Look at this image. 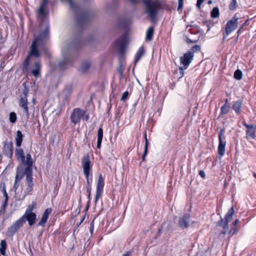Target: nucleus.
<instances>
[{"mask_svg":"<svg viewBox=\"0 0 256 256\" xmlns=\"http://www.w3.org/2000/svg\"><path fill=\"white\" fill-rule=\"evenodd\" d=\"M48 27L47 24L46 25L44 30L40 34L38 37L35 38L30 47L29 54L24 63V68L27 70L30 63V59L34 57L38 58L40 56V54L38 50V48L43 44V40L48 36Z\"/></svg>","mask_w":256,"mask_h":256,"instance_id":"nucleus-1","label":"nucleus"},{"mask_svg":"<svg viewBox=\"0 0 256 256\" xmlns=\"http://www.w3.org/2000/svg\"><path fill=\"white\" fill-rule=\"evenodd\" d=\"M146 6V12L152 22L154 21L155 17L160 8L158 0H144Z\"/></svg>","mask_w":256,"mask_h":256,"instance_id":"nucleus-2","label":"nucleus"},{"mask_svg":"<svg viewBox=\"0 0 256 256\" xmlns=\"http://www.w3.org/2000/svg\"><path fill=\"white\" fill-rule=\"evenodd\" d=\"M15 155L16 158L25 166V170L32 168L33 161L30 154H27L25 156L23 150L21 148H18L16 150Z\"/></svg>","mask_w":256,"mask_h":256,"instance_id":"nucleus-3","label":"nucleus"},{"mask_svg":"<svg viewBox=\"0 0 256 256\" xmlns=\"http://www.w3.org/2000/svg\"><path fill=\"white\" fill-rule=\"evenodd\" d=\"M25 173L26 176V184L21 190V192H23L24 196H26L28 193L31 192L34 187L32 168L25 170Z\"/></svg>","mask_w":256,"mask_h":256,"instance_id":"nucleus-4","label":"nucleus"},{"mask_svg":"<svg viewBox=\"0 0 256 256\" xmlns=\"http://www.w3.org/2000/svg\"><path fill=\"white\" fill-rule=\"evenodd\" d=\"M24 218H20L16 220L12 225L9 226L6 231V236L8 237L12 238L14 234L22 227L24 224Z\"/></svg>","mask_w":256,"mask_h":256,"instance_id":"nucleus-5","label":"nucleus"},{"mask_svg":"<svg viewBox=\"0 0 256 256\" xmlns=\"http://www.w3.org/2000/svg\"><path fill=\"white\" fill-rule=\"evenodd\" d=\"M84 173L86 180H88L90 170L92 168L90 158L88 154L85 155L82 160Z\"/></svg>","mask_w":256,"mask_h":256,"instance_id":"nucleus-6","label":"nucleus"},{"mask_svg":"<svg viewBox=\"0 0 256 256\" xmlns=\"http://www.w3.org/2000/svg\"><path fill=\"white\" fill-rule=\"evenodd\" d=\"M194 55L192 52L188 51L185 53L183 56L180 58V62L181 64L184 66V68L181 67L180 68V70H183L184 69H186L190 64L192 62Z\"/></svg>","mask_w":256,"mask_h":256,"instance_id":"nucleus-7","label":"nucleus"},{"mask_svg":"<svg viewBox=\"0 0 256 256\" xmlns=\"http://www.w3.org/2000/svg\"><path fill=\"white\" fill-rule=\"evenodd\" d=\"M224 132V130L221 129L218 134L219 144L218 151V154L220 157L223 156L225 154V148L226 144V142L225 140V137L224 138L222 137Z\"/></svg>","mask_w":256,"mask_h":256,"instance_id":"nucleus-8","label":"nucleus"},{"mask_svg":"<svg viewBox=\"0 0 256 256\" xmlns=\"http://www.w3.org/2000/svg\"><path fill=\"white\" fill-rule=\"evenodd\" d=\"M24 175H26L25 170L23 172L22 168H17L14 184L13 186V190L16 192H19L20 190L18 186L21 180L23 178Z\"/></svg>","mask_w":256,"mask_h":256,"instance_id":"nucleus-9","label":"nucleus"},{"mask_svg":"<svg viewBox=\"0 0 256 256\" xmlns=\"http://www.w3.org/2000/svg\"><path fill=\"white\" fill-rule=\"evenodd\" d=\"M84 114L85 111L80 108H74L70 116L71 122L74 124L78 123Z\"/></svg>","mask_w":256,"mask_h":256,"instance_id":"nucleus-10","label":"nucleus"},{"mask_svg":"<svg viewBox=\"0 0 256 256\" xmlns=\"http://www.w3.org/2000/svg\"><path fill=\"white\" fill-rule=\"evenodd\" d=\"M238 18L235 15L232 20L228 21L225 28V32L227 36L234 30L238 26Z\"/></svg>","mask_w":256,"mask_h":256,"instance_id":"nucleus-11","label":"nucleus"},{"mask_svg":"<svg viewBox=\"0 0 256 256\" xmlns=\"http://www.w3.org/2000/svg\"><path fill=\"white\" fill-rule=\"evenodd\" d=\"M104 186V179L101 174L98 176V182L96 186V190L95 196V202H96L100 198Z\"/></svg>","mask_w":256,"mask_h":256,"instance_id":"nucleus-12","label":"nucleus"},{"mask_svg":"<svg viewBox=\"0 0 256 256\" xmlns=\"http://www.w3.org/2000/svg\"><path fill=\"white\" fill-rule=\"evenodd\" d=\"M20 218H24V223H25L26 220H27L29 226H31L34 225L36 222V215L34 212H25Z\"/></svg>","mask_w":256,"mask_h":256,"instance_id":"nucleus-13","label":"nucleus"},{"mask_svg":"<svg viewBox=\"0 0 256 256\" xmlns=\"http://www.w3.org/2000/svg\"><path fill=\"white\" fill-rule=\"evenodd\" d=\"M3 152L8 157L11 158L13 154V144L11 142H6L4 146Z\"/></svg>","mask_w":256,"mask_h":256,"instance_id":"nucleus-14","label":"nucleus"},{"mask_svg":"<svg viewBox=\"0 0 256 256\" xmlns=\"http://www.w3.org/2000/svg\"><path fill=\"white\" fill-rule=\"evenodd\" d=\"M127 40L126 36H122L116 42V46L118 50L122 52L126 45Z\"/></svg>","mask_w":256,"mask_h":256,"instance_id":"nucleus-15","label":"nucleus"},{"mask_svg":"<svg viewBox=\"0 0 256 256\" xmlns=\"http://www.w3.org/2000/svg\"><path fill=\"white\" fill-rule=\"evenodd\" d=\"M234 212V208L232 207L226 215L225 219L226 220V223L224 226V230H222V232L224 234H225L226 232V230L228 229V223L232 220Z\"/></svg>","mask_w":256,"mask_h":256,"instance_id":"nucleus-16","label":"nucleus"},{"mask_svg":"<svg viewBox=\"0 0 256 256\" xmlns=\"http://www.w3.org/2000/svg\"><path fill=\"white\" fill-rule=\"evenodd\" d=\"M190 216L189 214H185L180 218L178 220V225L182 228H186L188 227L189 224V219Z\"/></svg>","mask_w":256,"mask_h":256,"instance_id":"nucleus-17","label":"nucleus"},{"mask_svg":"<svg viewBox=\"0 0 256 256\" xmlns=\"http://www.w3.org/2000/svg\"><path fill=\"white\" fill-rule=\"evenodd\" d=\"M52 212V209L51 208H46L41 218V220L38 224V226H42V227L44 226L46 223V222L50 214Z\"/></svg>","mask_w":256,"mask_h":256,"instance_id":"nucleus-18","label":"nucleus"},{"mask_svg":"<svg viewBox=\"0 0 256 256\" xmlns=\"http://www.w3.org/2000/svg\"><path fill=\"white\" fill-rule=\"evenodd\" d=\"M244 126H245L246 128V137L248 138H251L254 139L256 136L255 134V131L254 129V126L252 125H249L246 124V122H244Z\"/></svg>","mask_w":256,"mask_h":256,"instance_id":"nucleus-19","label":"nucleus"},{"mask_svg":"<svg viewBox=\"0 0 256 256\" xmlns=\"http://www.w3.org/2000/svg\"><path fill=\"white\" fill-rule=\"evenodd\" d=\"M20 106L24 109V112L26 117L28 118L30 114L28 107V100L26 98H21L20 100Z\"/></svg>","mask_w":256,"mask_h":256,"instance_id":"nucleus-20","label":"nucleus"},{"mask_svg":"<svg viewBox=\"0 0 256 256\" xmlns=\"http://www.w3.org/2000/svg\"><path fill=\"white\" fill-rule=\"evenodd\" d=\"M48 2V0H42V3L38 9V14L42 17L46 15L44 10L47 5Z\"/></svg>","mask_w":256,"mask_h":256,"instance_id":"nucleus-21","label":"nucleus"},{"mask_svg":"<svg viewBox=\"0 0 256 256\" xmlns=\"http://www.w3.org/2000/svg\"><path fill=\"white\" fill-rule=\"evenodd\" d=\"M22 137L23 135L22 132L20 130H18L16 137V146L20 147L21 146L22 141Z\"/></svg>","mask_w":256,"mask_h":256,"instance_id":"nucleus-22","label":"nucleus"},{"mask_svg":"<svg viewBox=\"0 0 256 256\" xmlns=\"http://www.w3.org/2000/svg\"><path fill=\"white\" fill-rule=\"evenodd\" d=\"M242 102L240 100L235 102L232 105V109L237 114H240V112Z\"/></svg>","mask_w":256,"mask_h":256,"instance_id":"nucleus-23","label":"nucleus"},{"mask_svg":"<svg viewBox=\"0 0 256 256\" xmlns=\"http://www.w3.org/2000/svg\"><path fill=\"white\" fill-rule=\"evenodd\" d=\"M102 137L103 130L102 128H100L98 132L97 148H100Z\"/></svg>","mask_w":256,"mask_h":256,"instance_id":"nucleus-24","label":"nucleus"},{"mask_svg":"<svg viewBox=\"0 0 256 256\" xmlns=\"http://www.w3.org/2000/svg\"><path fill=\"white\" fill-rule=\"evenodd\" d=\"M90 66V63L88 61L84 62L82 64L79 70L82 72H86Z\"/></svg>","mask_w":256,"mask_h":256,"instance_id":"nucleus-25","label":"nucleus"},{"mask_svg":"<svg viewBox=\"0 0 256 256\" xmlns=\"http://www.w3.org/2000/svg\"><path fill=\"white\" fill-rule=\"evenodd\" d=\"M144 52L143 47H140L136 54L134 58L135 63L139 60L140 58L144 54Z\"/></svg>","mask_w":256,"mask_h":256,"instance_id":"nucleus-26","label":"nucleus"},{"mask_svg":"<svg viewBox=\"0 0 256 256\" xmlns=\"http://www.w3.org/2000/svg\"><path fill=\"white\" fill-rule=\"evenodd\" d=\"M34 68L32 70V73L35 76H38L39 75V71L40 69V65L38 62H36L34 65Z\"/></svg>","mask_w":256,"mask_h":256,"instance_id":"nucleus-27","label":"nucleus"},{"mask_svg":"<svg viewBox=\"0 0 256 256\" xmlns=\"http://www.w3.org/2000/svg\"><path fill=\"white\" fill-rule=\"evenodd\" d=\"M154 33V30L152 27H150L146 30V40H150L152 39Z\"/></svg>","mask_w":256,"mask_h":256,"instance_id":"nucleus-28","label":"nucleus"},{"mask_svg":"<svg viewBox=\"0 0 256 256\" xmlns=\"http://www.w3.org/2000/svg\"><path fill=\"white\" fill-rule=\"evenodd\" d=\"M144 141H145V144H144V154L142 155V160H144L145 156H146V155L148 153V140L146 138V133H145V134H144Z\"/></svg>","mask_w":256,"mask_h":256,"instance_id":"nucleus-29","label":"nucleus"},{"mask_svg":"<svg viewBox=\"0 0 256 256\" xmlns=\"http://www.w3.org/2000/svg\"><path fill=\"white\" fill-rule=\"evenodd\" d=\"M6 243L4 240H2L0 243V252L2 254L5 255Z\"/></svg>","mask_w":256,"mask_h":256,"instance_id":"nucleus-30","label":"nucleus"},{"mask_svg":"<svg viewBox=\"0 0 256 256\" xmlns=\"http://www.w3.org/2000/svg\"><path fill=\"white\" fill-rule=\"evenodd\" d=\"M227 103H228V100L226 99V104L224 106H222L220 108V111H221L222 114H226L228 112L229 109H230V106L227 104Z\"/></svg>","mask_w":256,"mask_h":256,"instance_id":"nucleus-31","label":"nucleus"},{"mask_svg":"<svg viewBox=\"0 0 256 256\" xmlns=\"http://www.w3.org/2000/svg\"><path fill=\"white\" fill-rule=\"evenodd\" d=\"M220 12L219 9L218 7H214L213 8L211 12V16L212 18H216L219 16Z\"/></svg>","mask_w":256,"mask_h":256,"instance_id":"nucleus-32","label":"nucleus"},{"mask_svg":"<svg viewBox=\"0 0 256 256\" xmlns=\"http://www.w3.org/2000/svg\"><path fill=\"white\" fill-rule=\"evenodd\" d=\"M36 202H32L30 204H29L25 212L30 213V212H33L32 211L34 210V208H36Z\"/></svg>","mask_w":256,"mask_h":256,"instance_id":"nucleus-33","label":"nucleus"},{"mask_svg":"<svg viewBox=\"0 0 256 256\" xmlns=\"http://www.w3.org/2000/svg\"><path fill=\"white\" fill-rule=\"evenodd\" d=\"M242 72L239 70H236L234 73V78L238 80H240L242 78Z\"/></svg>","mask_w":256,"mask_h":256,"instance_id":"nucleus-34","label":"nucleus"},{"mask_svg":"<svg viewBox=\"0 0 256 256\" xmlns=\"http://www.w3.org/2000/svg\"><path fill=\"white\" fill-rule=\"evenodd\" d=\"M16 115L14 112H11L9 115V120L12 123H14L16 121Z\"/></svg>","mask_w":256,"mask_h":256,"instance_id":"nucleus-35","label":"nucleus"},{"mask_svg":"<svg viewBox=\"0 0 256 256\" xmlns=\"http://www.w3.org/2000/svg\"><path fill=\"white\" fill-rule=\"evenodd\" d=\"M62 54L64 56V60L60 62L59 63L60 66L62 68L64 66V64H66L68 62H69L68 58L66 56L64 52H62Z\"/></svg>","mask_w":256,"mask_h":256,"instance_id":"nucleus-36","label":"nucleus"},{"mask_svg":"<svg viewBox=\"0 0 256 256\" xmlns=\"http://www.w3.org/2000/svg\"><path fill=\"white\" fill-rule=\"evenodd\" d=\"M87 186H86V191L88 192V198L89 200H90V190H91V186L90 184V182L88 180H86Z\"/></svg>","mask_w":256,"mask_h":256,"instance_id":"nucleus-37","label":"nucleus"},{"mask_svg":"<svg viewBox=\"0 0 256 256\" xmlns=\"http://www.w3.org/2000/svg\"><path fill=\"white\" fill-rule=\"evenodd\" d=\"M200 50V46L198 45H196L194 46L192 49L188 52H192L193 54L194 55V52H198Z\"/></svg>","mask_w":256,"mask_h":256,"instance_id":"nucleus-38","label":"nucleus"},{"mask_svg":"<svg viewBox=\"0 0 256 256\" xmlns=\"http://www.w3.org/2000/svg\"><path fill=\"white\" fill-rule=\"evenodd\" d=\"M236 4L237 2L236 0H232L230 4V10H234L236 8Z\"/></svg>","mask_w":256,"mask_h":256,"instance_id":"nucleus-39","label":"nucleus"},{"mask_svg":"<svg viewBox=\"0 0 256 256\" xmlns=\"http://www.w3.org/2000/svg\"><path fill=\"white\" fill-rule=\"evenodd\" d=\"M128 96V91L124 92L122 94V96L121 98V100L124 101L126 100L127 99Z\"/></svg>","mask_w":256,"mask_h":256,"instance_id":"nucleus-40","label":"nucleus"},{"mask_svg":"<svg viewBox=\"0 0 256 256\" xmlns=\"http://www.w3.org/2000/svg\"><path fill=\"white\" fill-rule=\"evenodd\" d=\"M94 228V220H93L90 222V231L91 236H92V235L93 234Z\"/></svg>","mask_w":256,"mask_h":256,"instance_id":"nucleus-41","label":"nucleus"},{"mask_svg":"<svg viewBox=\"0 0 256 256\" xmlns=\"http://www.w3.org/2000/svg\"><path fill=\"white\" fill-rule=\"evenodd\" d=\"M238 232V230L236 228H231L229 232V234H231V236H233L236 234Z\"/></svg>","mask_w":256,"mask_h":256,"instance_id":"nucleus-42","label":"nucleus"},{"mask_svg":"<svg viewBox=\"0 0 256 256\" xmlns=\"http://www.w3.org/2000/svg\"><path fill=\"white\" fill-rule=\"evenodd\" d=\"M178 0V9L180 10L182 8L184 4V0Z\"/></svg>","mask_w":256,"mask_h":256,"instance_id":"nucleus-43","label":"nucleus"},{"mask_svg":"<svg viewBox=\"0 0 256 256\" xmlns=\"http://www.w3.org/2000/svg\"><path fill=\"white\" fill-rule=\"evenodd\" d=\"M28 90L27 88H25L24 89V90H23V92H22V94H23L24 96L23 98H27V96H28Z\"/></svg>","mask_w":256,"mask_h":256,"instance_id":"nucleus-44","label":"nucleus"},{"mask_svg":"<svg viewBox=\"0 0 256 256\" xmlns=\"http://www.w3.org/2000/svg\"><path fill=\"white\" fill-rule=\"evenodd\" d=\"M248 20L244 23L242 24V25L241 26L240 28L238 30V36L239 34H240V31L242 29H243V28L246 25V22H247Z\"/></svg>","mask_w":256,"mask_h":256,"instance_id":"nucleus-45","label":"nucleus"},{"mask_svg":"<svg viewBox=\"0 0 256 256\" xmlns=\"http://www.w3.org/2000/svg\"><path fill=\"white\" fill-rule=\"evenodd\" d=\"M204 2V0H198L196 6L198 8Z\"/></svg>","mask_w":256,"mask_h":256,"instance_id":"nucleus-46","label":"nucleus"},{"mask_svg":"<svg viewBox=\"0 0 256 256\" xmlns=\"http://www.w3.org/2000/svg\"><path fill=\"white\" fill-rule=\"evenodd\" d=\"M199 174L200 176L202 178H204V177H205V173H204V171L200 170V172H199Z\"/></svg>","mask_w":256,"mask_h":256,"instance_id":"nucleus-47","label":"nucleus"},{"mask_svg":"<svg viewBox=\"0 0 256 256\" xmlns=\"http://www.w3.org/2000/svg\"><path fill=\"white\" fill-rule=\"evenodd\" d=\"M86 120H88L89 118V116L88 114H84V116H82Z\"/></svg>","mask_w":256,"mask_h":256,"instance_id":"nucleus-48","label":"nucleus"},{"mask_svg":"<svg viewBox=\"0 0 256 256\" xmlns=\"http://www.w3.org/2000/svg\"><path fill=\"white\" fill-rule=\"evenodd\" d=\"M238 222H239V221H238V220H237V219H236V220H234V222H233V224H234V226H236V225H237V224H238Z\"/></svg>","mask_w":256,"mask_h":256,"instance_id":"nucleus-49","label":"nucleus"},{"mask_svg":"<svg viewBox=\"0 0 256 256\" xmlns=\"http://www.w3.org/2000/svg\"><path fill=\"white\" fill-rule=\"evenodd\" d=\"M188 42H189V43H193L194 42H192V40H190V39H188Z\"/></svg>","mask_w":256,"mask_h":256,"instance_id":"nucleus-50","label":"nucleus"},{"mask_svg":"<svg viewBox=\"0 0 256 256\" xmlns=\"http://www.w3.org/2000/svg\"><path fill=\"white\" fill-rule=\"evenodd\" d=\"M123 256H130L129 252H127L126 254L123 255Z\"/></svg>","mask_w":256,"mask_h":256,"instance_id":"nucleus-51","label":"nucleus"},{"mask_svg":"<svg viewBox=\"0 0 256 256\" xmlns=\"http://www.w3.org/2000/svg\"><path fill=\"white\" fill-rule=\"evenodd\" d=\"M132 2H135L136 0H130Z\"/></svg>","mask_w":256,"mask_h":256,"instance_id":"nucleus-52","label":"nucleus"},{"mask_svg":"<svg viewBox=\"0 0 256 256\" xmlns=\"http://www.w3.org/2000/svg\"><path fill=\"white\" fill-rule=\"evenodd\" d=\"M254 131L256 132V126H254Z\"/></svg>","mask_w":256,"mask_h":256,"instance_id":"nucleus-53","label":"nucleus"},{"mask_svg":"<svg viewBox=\"0 0 256 256\" xmlns=\"http://www.w3.org/2000/svg\"><path fill=\"white\" fill-rule=\"evenodd\" d=\"M211 3H212V1H211V0H209V1L208 2V4H211Z\"/></svg>","mask_w":256,"mask_h":256,"instance_id":"nucleus-54","label":"nucleus"},{"mask_svg":"<svg viewBox=\"0 0 256 256\" xmlns=\"http://www.w3.org/2000/svg\"><path fill=\"white\" fill-rule=\"evenodd\" d=\"M254 176L255 178H256V174H254Z\"/></svg>","mask_w":256,"mask_h":256,"instance_id":"nucleus-55","label":"nucleus"}]
</instances>
